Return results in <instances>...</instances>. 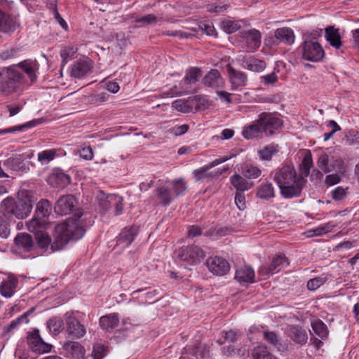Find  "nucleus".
<instances>
[{"label": "nucleus", "instance_id": "47", "mask_svg": "<svg viewBox=\"0 0 359 359\" xmlns=\"http://www.w3.org/2000/svg\"><path fill=\"white\" fill-rule=\"evenodd\" d=\"M261 170L255 166L246 165L242 169V174L248 179H256L261 175Z\"/></svg>", "mask_w": 359, "mask_h": 359}, {"label": "nucleus", "instance_id": "55", "mask_svg": "<svg viewBox=\"0 0 359 359\" xmlns=\"http://www.w3.org/2000/svg\"><path fill=\"white\" fill-rule=\"evenodd\" d=\"M172 107L176 110L183 113L187 112L189 109V107L185 100L180 99L175 100L172 104Z\"/></svg>", "mask_w": 359, "mask_h": 359}, {"label": "nucleus", "instance_id": "38", "mask_svg": "<svg viewBox=\"0 0 359 359\" xmlns=\"http://www.w3.org/2000/svg\"><path fill=\"white\" fill-rule=\"evenodd\" d=\"M311 327L316 335L322 339L327 337L328 330L327 325L320 320H316L311 323Z\"/></svg>", "mask_w": 359, "mask_h": 359}, {"label": "nucleus", "instance_id": "10", "mask_svg": "<svg viewBox=\"0 0 359 359\" xmlns=\"http://www.w3.org/2000/svg\"><path fill=\"white\" fill-rule=\"evenodd\" d=\"M226 72L231 90H238L247 85L248 76L245 72L236 69L230 65H227Z\"/></svg>", "mask_w": 359, "mask_h": 359}, {"label": "nucleus", "instance_id": "53", "mask_svg": "<svg viewBox=\"0 0 359 359\" xmlns=\"http://www.w3.org/2000/svg\"><path fill=\"white\" fill-rule=\"evenodd\" d=\"M325 278L316 277L307 282V287L309 290H316L325 283Z\"/></svg>", "mask_w": 359, "mask_h": 359}, {"label": "nucleus", "instance_id": "61", "mask_svg": "<svg viewBox=\"0 0 359 359\" xmlns=\"http://www.w3.org/2000/svg\"><path fill=\"white\" fill-rule=\"evenodd\" d=\"M209 168L208 165L203 166L200 169L195 170L194 171V175L197 181L201 180L208 176V171Z\"/></svg>", "mask_w": 359, "mask_h": 359}, {"label": "nucleus", "instance_id": "19", "mask_svg": "<svg viewBox=\"0 0 359 359\" xmlns=\"http://www.w3.org/2000/svg\"><path fill=\"white\" fill-rule=\"evenodd\" d=\"M18 285V279L14 276H8L0 285L1 294L6 298L11 297Z\"/></svg>", "mask_w": 359, "mask_h": 359}, {"label": "nucleus", "instance_id": "14", "mask_svg": "<svg viewBox=\"0 0 359 359\" xmlns=\"http://www.w3.org/2000/svg\"><path fill=\"white\" fill-rule=\"evenodd\" d=\"M76 203V201L74 196H62L55 203V212L61 215L69 214L74 210Z\"/></svg>", "mask_w": 359, "mask_h": 359}, {"label": "nucleus", "instance_id": "7", "mask_svg": "<svg viewBox=\"0 0 359 359\" xmlns=\"http://www.w3.org/2000/svg\"><path fill=\"white\" fill-rule=\"evenodd\" d=\"M201 76V70L198 67H191L187 70L183 81L163 93L165 97H175L192 93L191 85L196 83Z\"/></svg>", "mask_w": 359, "mask_h": 359}, {"label": "nucleus", "instance_id": "5", "mask_svg": "<svg viewBox=\"0 0 359 359\" xmlns=\"http://www.w3.org/2000/svg\"><path fill=\"white\" fill-rule=\"evenodd\" d=\"M24 83V76L15 67L0 70V91L6 94L15 92Z\"/></svg>", "mask_w": 359, "mask_h": 359}, {"label": "nucleus", "instance_id": "25", "mask_svg": "<svg viewBox=\"0 0 359 359\" xmlns=\"http://www.w3.org/2000/svg\"><path fill=\"white\" fill-rule=\"evenodd\" d=\"M156 195L161 204L164 206L169 205L175 198L170 190L168 184H163L156 189Z\"/></svg>", "mask_w": 359, "mask_h": 359}, {"label": "nucleus", "instance_id": "28", "mask_svg": "<svg viewBox=\"0 0 359 359\" xmlns=\"http://www.w3.org/2000/svg\"><path fill=\"white\" fill-rule=\"evenodd\" d=\"M232 186L238 191L242 192L249 190L252 187V182L248 181L240 175H234L230 177Z\"/></svg>", "mask_w": 359, "mask_h": 359}, {"label": "nucleus", "instance_id": "16", "mask_svg": "<svg viewBox=\"0 0 359 359\" xmlns=\"http://www.w3.org/2000/svg\"><path fill=\"white\" fill-rule=\"evenodd\" d=\"M62 348L68 356L74 359H85V349L83 346L76 341H66Z\"/></svg>", "mask_w": 359, "mask_h": 359}, {"label": "nucleus", "instance_id": "57", "mask_svg": "<svg viewBox=\"0 0 359 359\" xmlns=\"http://www.w3.org/2000/svg\"><path fill=\"white\" fill-rule=\"evenodd\" d=\"M79 153L81 158H82L84 160L90 161L92 160L93 158V151L90 146L81 148L79 151Z\"/></svg>", "mask_w": 359, "mask_h": 359}, {"label": "nucleus", "instance_id": "59", "mask_svg": "<svg viewBox=\"0 0 359 359\" xmlns=\"http://www.w3.org/2000/svg\"><path fill=\"white\" fill-rule=\"evenodd\" d=\"M135 21L144 25L155 24L157 22V18L153 14H148L141 18H136Z\"/></svg>", "mask_w": 359, "mask_h": 359}, {"label": "nucleus", "instance_id": "62", "mask_svg": "<svg viewBox=\"0 0 359 359\" xmlns=\"http://www.w3.org/2000/svg\"><path fill=\"white\" fill-rule=\"evenodd\" d=\"M164 34L167 36H179L180 38H189L194 34L188 32H182L180 30H168L164 32Z\"/></svg>", "mask_w": 359, "mask_h": 359}, {"label": "nucleus", "instance_id": "3", "mask_svg": "<svg viewBox=\"0 0 359 359\" xmlns=\"http://www.w3.org/2000/svg\"><path fill=\"white\" fill-rule=\"evenodd\" d=\"M82 212H79L74 217L56 226V245L54 248L62 249L69 241L81 238L85 233L83 222L80 219Z\"/></svg>", "mask_w": 359, "mask_h": 359}, {"label": "nucleus", "instance_id": "46", "mask_svg": "<svg viewBox=\"0 0 359 359\" xmlns=\"http://www.w3.org/2000/svg\"><path fill=\"white\" fill-rule=\"evenodd\" d=\"M221 28L226 33L231 34L241 28V25L238 22L226 20L222 22Z\"/></svg>", "mask_w": 359, "mask_h": 359}, {"label": "nucleus", "instance_id": "13", "mask_svg": "<svg viewBox=\"0 0 359 359\" xmlns=\"http://www.w3.org/2000/svg\"><path fill=\"white\" fill-rule=\"evenodd\" d=\"M202 83L208 88L218 90L224 88L225 81L217 69L210 70L201 81Z\"/></svg>", "mask_w": 359, "mask_h": 359}, {"label": "nucleus", "instance_id": "52", "mask_svg": "<svg viewBox=\"0 0 359 359\" xmlns=\"http://www.w3.org/2000/svg\"><path fill=\"white\" fill-rule=\"evenodd\" d=\"M44 221H41L38 217H34L33 219L27 222V229L30 232L36 233L37 231H41L39 230L41 225L43 224Z\"/></svg>", "mask_w": 359, "mask_h": 359}, {"label": "nucleus", "instance_id": "21", "mask_svg": "<svg viewBox=\"0 0 359 359\" xmlns=\"http://www.w3.org/2000/svg\"><path fill=\"white\" fill-rule=\"evenodd\" d=\"M15 243L18 248L25 252H29L34 248L32 236L26 233H18L15 238Z\"/></svg>", "mask_w": 359, "mask_h": 359}, {"label": "nucleus", "instance_id": "2", "mask_svg": "<svg viewBox=\"0 0 359 359\" xmlns=\"http://www.w3.org/2000/svg\"><path fill=\"white\" fill-rule=\"evenodd\" d=\"M278 184L280 194L285 198L297 197L300 195L304 183L302 176H297L294 168L290 165L283 166L273 177Z\"/></svg>", "mask_w": 359, "mask_h": 359}, {"label": "nucleus", "instance_id": "54", "mask_svg": "<svg viewBox=\"0 0 359 359\" xmlns=\"http://www.w3.org/2000/svg\"><path fill=\"white\" fill-rule=\"evenodd\" d=\"M346 190L347 189L338 187L332 191V196L335 201L343 200L347 195Z\"/></svg>", "mask_w": 359, "mask_h": 359}, {"label": "nucleus", "instance_id": "43", "mask_svg": "<svg viewBox=\"0 0 359 359\" xmlns=\"http://www.w3.org/2000/svg\"><path fill=\"white\" fill-rule=\"evenodd\" d=\"M329 156L327 154H322L317 161L318 167L325 173L332 171V165L329 164Z\"/></svg>", "mask_w": 359, "mask_h": 359}, {"label": "nucleus", "instance_id": "30", "mask_svg": "<svg viewBox=\"0 0 359 359\" xmlns=\"http://www.w3.org/2000/svg\"><path fill=\"white\" fill-rule=\"evenodd\" d=\"M264 339L280 352L287 350V346L281 342L277 334L274 332L264 331Z\"/></svg>", "mask_w": 359, "mask_h": 359}, {"label": "nucleus", "instance_id": "8", "mask_svg": "<svg viewBox=\"0 0 359 359\" xmlns=\"http://www.w3.org/2000/svg\"><path fill=\"white\" fill-rule=\"evenodd\" d=\"M175 253L176 256L181 260L191 264L200 263L205 256V252L196 245L182 247L177 250Z\"/></svg>", "mask_w": 359, "mask_h": 359}, {"label": "nucleus", "instance_id": "51", "mask_svg": "<svg viewBox=\"0 0 359 359\" xmlns=\"http://www.w3.org/2000/svg\"><path fill=\"white\" fill-rule=\"evenodd\" d=\"M228 6L224 4L221 1H217L215 3L209 4L207 5V10L210 13H221L226 10Z\"/></svg>", "mask_w": 359, "mask_h": 359}, {"label": "nucleus", "instance_id": "32", "mask_svg": "<svg viewBox=\"0 0 359 359\" xmlns=\"http://www.w3.org/2000/svg\"><path fill=\"white\" fill-rule=\"evenodd\" d=\"M256 196L262 199L269 200L275 196L274 188L271 183L266 182L257 187Z\"/></svg>", "mask_w": 359, "mask_h": 359}, {"label": "nucleus", "instance_id": "35", "mask_svg": "<svg viewBox=\"0 0 359 359\" xmlns=\"http://www.w3.org/2000/svg\"><path fill=\"white\" fill-rule=\"evenodd\" d=\"M166 184H168L172 187V194L175 197L184 194L187 189V183L184 179H177L172 181H166Z\"/></svg>", "mask_w": 359, "mask_h": 359}, {"label": "nucleus", "instance_id": "17", "mask_svg": "<svg viewBox=\"0 0 359 359\" xmlns=\"http://www.w3.org/2000/svg\"><path fill=\"white\" fill-rule=\"evenodd\" d=\"M255 271L250 266H243L236 271L235 279L240 283H251L255 281Z\"/></svg>", "mask_w": 359, "mask_h": 359}, {"label": "nucleus", "instance_id": "12", "mask_svg": "<svg viewBox=\"0 0 359 359\" xmlns=\"http://www.w3.org/2000/svg\"><path fill=\"white\" fill-rule=\"evenodd\" d=\"M206 264L209 271L217 276H223L230 269L229 262L225 259L217 256L208 258Z\"/></svg>", "mask_w": 359, "mask_h": 359}, {"label": "nucleus", "instance_id": "63", "mask_svg": "<svg viewBox=\"0 0 359 359\" xmlns=\"http://www.w3.org/2000/svg\"><path fill=\"white\" fill-rule=\"evenodd\" d=\"M10 235V229L8 223L0 219V236L4 238H8Z\"/></svg>", "mask_w": 359, "mask_h": 359}, {"label": "nucleus", "instance_id": "45", "mask_svg": "<svg viewBox=\"0 0 359 359\" xmlns=\"http://www.w3.org/2000/svg\"><path fill=\"white\" fill-rule=\"evenodd\" d=\"M276 146L269 145L258 151L259 158L264 161H269L277 150Z\"/></svg>", "mask_w": 359, "mask_h": 359}, {"label": "nucleus", "instance_id": "27", "mask_svg": "<svg viewBox=\"0 0 359 359\" xmlns=\"http://www.w3.org/2000/svg\"><path fill=\"white\" fill-rule=\"evenodd\" d=\"M288 334L292 339L300 344H306L308 339V335L306 330L299 326H290L289 327Z\"/></svg>", "mask_w": 359, "mask_h": 359}, {"label": "nucleus", "instance_id": "23", "mask_svg": "<svg viewBox=\"0 0 359 359\" xmlns=\"http://www.w3.org/2000/svg\"><path fill=\"white\" fill-rule=\"evenodd\" d=\"M17 27L18 24L15 20L0 9V31L11 32L15 31Z\"/></svg>", "mask_w": 359, "mask_h": 359}, {"label": "nucleus", "instance_id": "6", "mask_svg": "<svg viewBox=\"0 0 359 359\" xmlns=\"http://www.w3.org/2000/svg\"><path fill=\"white\" fill-rule=\"evenodd\" d=\"M320 33L315 31L304 35V42L302 45V57L308 61L318 62L323 59L325 53L321 46L316 39Z\"/></svg>", "mask_w": 359, "mask_h": 359}, {"label": "nucleus", "instance_id": "50", "mask_svg": "<svg viewBox=\"0 0 359 359\" xmlns=\"http://www.w3.org/2000/svg\"><path fill=\"white\" fill-rule=\"evenodd\" d=\"M39 123V121L34 120L25 123L22 126L11 127L9 128L2 130L0 131V134H5L8 133H13L17 130H22L24 128H29L36 126Z\"/></svg>", "mask_w": 359, "mask_h": 359}, {"label": "nucleus", "instance_id": "44", "mask_svg": "<svg viewBox=\"0 0 359 359\" xmlns=\"http://www.w3.org/2000/svg\"><path fill=\"white\" fill-rule=\"evenodd\" d=\"M313 166V160H312V156L309 151H306L302 164H301V170L302 173L307 177L310 173V169Z\"/></svg>", "mask_w": 359, "mask_h": 359}, {"label": "nucleus", "instance_id": "60", "mask_svg": "<svg viewBox=\"0 0 359 359\" xmlns=\"http://www.w3.org/2000/svg\"><path fill=\"white\" fill-rule=\"evenodd\" d=\"M235 203L238 208L243 210L245 208V198L241 192H236L235 195Z\"/></svg>", "mask_w": 359, "mask_h": 359}, {"label": "nucleus", "instance_id": "26", "mask_svg": "<svg viewBox=\"0 0 359 359\" xmlns=\"http://www.w3.org/2000/svg\"><path fill=\"white\" fill-rule=\"evenodd\" d=\"M91 69L89 60H81L74 63L71 69V76L75 78H81L87 74Z\"/></svg>", "mask_w": 359, "mask_h": 359}, {"label": "nucleus", "instance_id": "24", "mask_svg": "<svg viewBox=\"0 0 359 359\" xmlns=\"http://www.w3.org/2000/svg\"><path fill=\"white\" fill-rule=\"evenodd\" d=\"M274 36L280 42L287 45L292 44L295 39L293 30L289 27L277 29L275 31Z\"/></svg>", "mask_w": 359, "mask_h": 359}, {"label": "nucleus", "instance_id": "29", "mask_svg": "<svg viewBox=\"0 0 359 359\" xmlns=\"http://www.w3.org/2000/svg\"><path fill=\"white\" fill-rule=\"evenodd\" d=\"M325 38L330 44L335 48H339L341 46V36L339 29L330 26L325 29Z\"/></svg>", "mask_w": 359, "mask_h": 359}, {"label": "nucleus", "instance_id": "18", "mask_svg": "<svg viewBox=\"0 0 359 359\" xmlns=\"http://www.w3.org/2000/svg\"><path fill=\"white\" fill-rule=\"evenodd\" d=\"M35 238L38 246L46 251L49 248L51 250V252L60 250L54 248L53 246L56 245V234L55 235L54 242L51 241V238H50L49 235L44 231H37L35 235Z\"/></svg>", "mask_w": 359, "mask_h": 359}, {"label": "nucleus", "instance_id": "4", "mask_svg": "<svg viewBox=\"0 0 359 359\" xmlns=\"http://www.w3.org/2000/svg\"><path fill=\"white\" fill-rule=\"evenodd\" d=\"M34 201L32 196L22 191L18 195L17 201L7 197L0 203V212L6 217H15L18 219L27 217L32 212Z\"/></svg>", "mask_w": 359, "mask_h": 359}, {"label": "nucleus", "instance_id": "1", "mask_svg": "<svg viewBox=\"0 0 359 359\" xmlns=\"http://www.w3.org/2000/svg\"><path fill=\"white\" fill-rule=\"evenodd\" d=\"M283 126V121L272 114L263 112L258 118L243 128L242 135L246 140L271 136Z\"/></svg>", "mask_w": 359, "mask_h": 359}, {"label": "nucleus", "instance_id": "9", "mask_svg": "<svg viewBox=\"0 0 359 359\" xmlns=\"http://www.w3.org/2000/svg\"><path fill=\"white\" fill-rule=\"evenodd\" d=\"M66 330L69 337L81 338L86 334V329L74 316L73 313L67 312L65 315Z\"/></svg>", "mask_w": 359, "mask_h": 359}, {"label": "nucleus", "instance_id": "31", "mask_svg": "<svg viewBox=\"0 0 359 359\" xmlns=\"http://www.w3.org/2000/svg\"><path fill=\"white\" fill-rule=\"evenodd\" d=\"M243 64L248 69L259 72L266 68V63L264 61L257 59L254 57H249L243 59Z\"/></svg>", "mask_w": 359, "mask_h": 359}, {"label": "nucleus", "instance_id": "40", "mask_svg": "<svg viewBox=\"0 0 359 359\" xmlns=\"http://www.w3.org/2000/svg\"><path fill=\"white\" fill-rule=\"evenodd\" d=\"M47 325L52 333L57 334L63 329L64 323L61 318L54 317L48 321Z\"/></svg>", "mask_w": 359, "mask_h": 359}, {"label": "nucleus", "instance_id": "36", "mask_svg": "<svg viewBox=\"0 0 359 359\" xmlns=\"http://www.w3.org/2000/svg\"><path fill=\"white\" fill-rule=\"evenodd\" d=\"M52 210L51 203L46 199L41 200L36 205V214L38 217L49 216Z\"/></svg>", "mask_w": 359, "mask_h": 359}, {"label": "nucleus", "instance_id": "48", "mask_svg": "<svg viewBox=\"0 0 359 359\" xmlns=\"http://www.w3.org/2000/svg\"><path fill=\"white\" fill-rule=\"evenodd\" d=\"M41 339H42L39 335V330H34L31 334L28 336L27 342L32 349L35 351L36 348L39 346Z\"/></svg>", "mask_w": 359, "mask_h": 359}, {"label": "nucleus", "instance_id": "20", "mask_svg": "<svg viewBox=\"0 0 359 359\" xmlns=\"http://www.w3.org/2000/svg\"><path fill=\"white\" fill-rule=\"evenodd\" d=\"M137 233L136 226L126 228L119 235L117 239V244L122 248L128 247L134 240Z\"/></svg>", "mask_w": 359, "mask_h": 359}, {"label": "nucleus", "instance_id": "58", "mask_svg": "<svg viewBox=\"0 0 359 359\" xmlns=\"http://www.w3.org/2000/svg\"><path fill=\"white\" fill-rule=\"evenodd\" d=\"M98 198L100 199V205L104 212L107 211L113 205L112 203L107 201L109 195H106L104 192H100Z\"/></svg>", "mask_w": 359, "mask_h": 359}, {"label": "nucleus", "instance_id": "34", "mask_svg": "<svg viewBox=\"0 0 359 359\" xmlns=\"http://www.w3.org/2000/svg\"><path fill=\"white\" fill-rule=\"evenodd\" d=\"M4 165L7 170H20L25 169V164L20 156L9 158L4 161Z\"/></svg>", "mask_w": 359, "mask_h": 359}, {"label": "nucleus", "instance_id": "39", "mask_svg": "<svg viewBox=\"0 0 359 359\" xmlns=\"http://www.w3.org/2000/svg\"><path fill=\"white\" fill-rule=\"evenodd\" d=\"M77 49L73 46L64 47L60 51L62 58V67H64L70 60H72L76 53Z\"/></svg>", "mask_w": 359, "mask_h": 359}, {"label": "nucleus", "instance_id": "22", "mask_svg": "<svg viewBox=\"0 0 359 359\" xmlns=\"http://www.w3.org/2000/svg\"><path fill=\"white\" fill-rule=\"evenodd\" d=\"M18 66L28 75L32 82L36 81L39 70V63L36 60H26L18 63Z\"/></svg>", "mask_w": 359, "mask_h": 359}, {"label": "nucleus", "instance_id": "49", "mask_svg": "<svg viewBox=\"0 0 359 359\" xmlns=\"http://www.w3.org/2000/svg\"><path fill=\"white\" fill-rule=\"evenodd\" d=\"M199 28L208 36H217V34L212 22L204 21L200 22Z\"/></svg>", "mask_w": 359, "mask_h": 359}, {"label": "nucleus", "instance_id": "64", "mask_svg": "<svg viewBox=\"0 0 359 359\" xmlns=\"http://www.w3.org/2000/svg\"><path fill=\"white\" fill-rule=\"evenodd\" d=\"M325 182L326 184L332 186L340 182V177L337 174L329 175L325 177Z\"/></svg>", "mask_w": 359, "mask_h": 359}, {"label": "nucleus", "instance_id": "42", "mask_svg": "<svg viewBox=\"0 0 359 359\" xmlns=\"http://www.w3.org/2000/svg\"><path fill=\"white\" fill-rule=\"evenodd\" d=\"M55 156L56 151L55 149H47L39 152L37 158L42 165H46L53 161Z\"/></svg>", "mask_w": 359, "mask_h": 359}, {"label": "nucleus", "instance_id": "56", "mask_svg": "<svg viewBox=\"0 0 359 359\" xmlns=\"http://www.w3.org/2000/svg\"><path fill=\"white\" fill-rule=\"evenodd\" d=\"M189 128L187 124L177 126L170 129V133L175 136H179L185 134Z\"/></svg>", "mask_w": 359, "mask_h": 359}, {"label": "nucleus", "instance_id": "37", "mask_svg": "<svg viewBox=\"0 0 359 359\" xmlns=\"http://www.w3.org/2000/svg\"><path fill=\"white\" fill-rule=\"evenodd\" d=\"M29 312H25L21 316L17 318L15 320H12L9 325L4 327V334H6L11 332L13 330L16 329L22 323H28V315Z\"/></svg>", "mask_w": 359, "mask_h": 359}, {"label": "nucleus", "instance_id": "41", "mask_svg": "<svg viewBox=\"0 0 359 359\" xmlns=\"http://www.w3.org/2000/svg\"><path fill=\"white\" fill-rule=\"evenodd\" d=\"M123 197L116 194H109V199L107 201L112 203V206L115 207V214L119 215L122 213L123 205Z\"/></svg>", "mask_w": 359, "mask_h": 359}, {"label": "nucleus", "instance_id": "33", "mask_svg": "<svg viewBox=\"0 0 359 359\" xmlns=\"http://www.w3.org/2000/svg\"><path fill=\"white\" fill-rule=\"evenodd\" d=\"M119 323V318L117 313H111L102 316L100 319V325L101 327L106 330H112L116 327Z\"/></svg>", "mask_w": 359, "mask_h": 359}, {"label": "nucleus", "instance_id": "11", "mask_svg": "<svg viewBox=\"0 0 359 359\" xmlns=\"http://www.w3.org/2000/svg\"><path fill=\"white\" fill-rule=\"evenodd\" d=\"M289 264L287 258L284 255H277L273 257L269 267L262 266L259 270L262 276H269L274 274Z\"/></svg>", "mask_w": 359, "mask_h": 359}, {"label": "nucleus", "instance_id": "15", "mask_svg": "<svg viewBox=\"0 0 359 359\" xmlns=\"http://www.w3.org/2000/svg\"><path fill=\"white\" fill-rule=\"evenodd\" d=\"M241 36L245 40L248 51H255L261 44V33L252 29L240 32Z\"/></svg>", "mask_w": 359, "mask_h": 359}]
</instances>
